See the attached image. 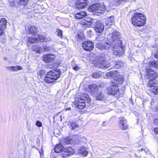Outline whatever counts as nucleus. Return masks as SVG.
Here are the masks:
<instances>
[{
  "instance_id": "f257e3e1",
  "label": "nucleus",
  "mask_w": 158,
  "mask_h": 158,
  "mask_svg": "<svg viewBox=\"0 0 158 158\" xmlns=\"http://www.w3.org/2000/svg\"><path fill=\"white\" fill-rule=\"evenodd\" d=\"M111 41L108 40L106 42L105 44L98 43L96 47L100 49H107L111 47L113 48V53L117 56H122L124 53V50L122 45L121 40H119L120 38V33L117 31H113L111 34Z\"/></svg>"
},
{
  "instance_id": "f03ea898",
  "label": "nucleus",
  "mask_w": 158,
  "mask_h": 158,
  "mask_svg": "<svg viewBox=\"0 0 158 158\" xmlns=\"http://www.w3.org/2000/svg\"><path fill=\"white\" fill-rule=\"evenodd\" d=\"M148 64H145L143 66L146 69V78L149 81L154 79L157 77V73L153 69H152L151 67H156V64L154 60L151 61H148Z\"/></svg>"
},
{
  "instance_id": "7ed1b4c3",
  "label": "nucleus",
  "mask_w": 158,
  "mask_h": 158,
  "mask_svg": "<svg viewBox=\"0 0 158 158\" xmlns=\"http://www.w3.org/2000/svg\"><path fill=\"white\" fill-rule=\"evenodd\" d=\"M132 23L134 25L142 27L146 23V17L141 13H135L131 18Z\"/></svg>"
},
{
  "instance_id": "20e7f679",
  "label": "nucleus",
  "mask_w": 158,
  "mask_h": 158,
  "mask_svg": "<svg viewBox=\"0 0 158 158\" xmlns=\"http://www.w3.org/2000/svg\"><path fill=\"white\" fill-rule=\"evenodd\" d=\"M60 75V72L59 70H53L49 72L46 75L44 79V81L47 83H52L57 79Z\"/></svg>"
},
{
  "instance_id": "39448f33",
  "label": "nucleus",
  "mask_w": 158,
  "mask_h": 158,
  "mask_svg": "<svg viewBox=\"0 0 158 158\" xmlns=\"http://www.w3.org/2000/svg\"><path fill=\"white\" fill-rule=\"evenodd\" d=\"M106 76L109 78L114 79V80L112 82H115V85H118L119 84H122L124 81V77L123 76L119 75V73L117 70H114L106 74Z\"/></svg>"
},
{
  "instance_id": "423d86ee",
  "label": "nucleus",
  "mask_w": 158,
  "mask_h": 158,
  "mask_svg": "<svg viewBox=\"0 0 158 158\" xmlns=\"http://www.w3.org/2000/svg\"><path fill=\"white\" fill-rule=\"evenodd\" d=\"M106 9V7L104 4L97 3L90 6L88 10L90 12H95L98 13H103Z\"/></svg>"
},
{
  "instance_id": "0eeeda50",
  "label": "nucleus",
  "mask_w": 158,
  "mask_h": 158,
  "mask_svg": "<svg viewBox=\"0 0 158 158\" xmlns=\"http://www.w3.org/2000/svg\"><path fill=\"white\" fill-rule=\"evenodd\" d=\"M115 83L112 82L110 86L107 89V92L108 94L114 95L118 92V85H115Z\"/></svg>"
},
{
  "instance_id": "6e6552de",
  "label": "nucleus",
  "mask_w": 158,
  "mask_h": 158,
  "mask_svg": "<svg viewBox=\"0 0 158 158\" xmlns=\"http://www.w3.org/2000/svg\"><path fill=\"white\" fill-rule=\"evenodd\" d=\"M148 86L150 87V90L153 93H158V83L155 81H152L149 82Z\"/></svg>"
},
{
  "instance_id": "1a4fd4ad",
  "label": "nucleus",
  "mask_w": 158,
  "mask_h": 158,
  "mask_svg": "<svg viewBox=\"0 0 158 158\" xmlns=\"http://www.w3.org/2000/svg\"><path fill=\"white\" fill-rule=\"evenodd\" d=\"M95 65L97 67L103 69L109 68L110 66V65L106 64V61L101 57L97 61V63H95Z\"/></svg>"
},
{
  "instance_id": "9d476101",
  "label": "nucleus",
  "mask_w": 158,
  "mask_h": 158,
  "mask_svg": "<svg viewBox=\"0 0 158 158\" xmlns=\"http://www.w3.org/2000/svg\"><path fill=\"white\" fill-rule=\"evenodd\" d=\"M83 49L87 51H90L93 50L94 47V43L90 41H85L82 44Z\"/></svg>"
},
{
  "instance_id": "9b49d317",
  "label": "nucleus",
  "mask_w": 158,
  "mask_h": 158,
  "mask_svg": "<svg viewBox=\"0 0 158 158\" xmlns=\"http://www.w3.org/2000/svg\"><path fill=\"white\" fill-rule=\"evenodd\" d=\"M74 152V150L72 147H69L64 148V152L62 153L63 157L64 158L70 156L73 154Z\"/></svg>"
},
{
  "instance_id": "f8f14e48",
  "label": "nucleus",
  "mask_w": 158,
  "mask_h": 158,
  "mask_svg": "<svg viewBox=\"0 0 158 158\" xmlns=\"http://www.w3.org/2000/svg\"><path fill=\"white\" fill-rule=\"evenodd\" d=\"M25 29L27 32L29 34L34 35H37L38 29L37 27L35 26L27 27H25Z\"/></svg>"
},
{
  "instance_id": "ddd939ff",
  "label": "nucleus",
  "mask_w": 158,
  "mask_h": 158,
  "mask_svg": "<svg viewBox=\"0 0 158 158\" xmlns=\"http://www.w3.org/2000/svg\"><path fill=\"white\" fill-rule=\"evenodd\" d=\"M104 28V25L103 23L97 22L94 27L96 31L98 33H102Z\"/></svg>"
},
{
  "instance_id": "4468645a",
  "label": "nucleus",
  "mask_w": 158,
  "mask_h": 158,
  "mask_svg": "<svg viewBox=\"0 0 158 158\" xmlns=\"http://www.w3.org/2000/svg\"><path fill=\"white\" fill-rule=\"evenodd\" d=\"M55 58V55L51 54H48L44 56L43 60L46 62H52Z\"/></svg>"
},
{
  "instance_id": "2eb2a0df",
  "label": "nucleus",
  "mask_w": 158,
  "mask_h": 158,
  "mask_svg": "<svg viewBox=\"0 0 158 158\" xmlns=\"http://www.w3.org/2000/svg\"><path fill=\"white\" fill-rule=\"evenodd\" d=\"M119 123L122 129L123 130L127 129L128 128L127 120L124 117H122L119 118Z\"/></svg>"
},
{
  "instance_id": "dca6fc26",
  "label": "nucleus",
  "mask_w": 158,
  "mask_h": 158,
  "mask_svg": "<svg viewBox=\"0 0 158 158\" xmlns=\"http://www.w3.org/2000/svg\"><path fill=\"white\" fill-rule=\"evenodd\" d=\"M94 22V20L91 18H86L85 22H82L81 24L85 26L86 27H89Z\"/></svg>"
},
{
  "instance_id": "f3484780",
  "label": "nucleus",
  "mask_w": 158,
  "mask_h": 158,
  "mask_svg": "<svg viewBox=\"0 0 158 158\" xmlns=\"http://www.w3.org/2000/svg\"><path fill=\"white\" fill-rule=\"evenodd\" d=\"M89 90L92 93H95L98 92V85L95 84H92L89 86Z\"/></svg>"
},
{
  "instance_id": "a211bd4d",
  "label": "nucleus",
  "mask_w": 158,
  "mask_h": 158,
  "mask_svg": "<svg viewBox=\"0 0 158 158\" xmlns=\"http://www.w3.org/2000/svg\"><path fill=\"white\" fill-rule=\"evenodd\" d=\"M77 103V107L79 109H83L85 106V101L84 100L79 99Z\"/></svg>"
},
{
  "instance_id": "6ab92c4d",
  "label": "nucleus",
  "mask_w": 158,
  "mask_h": 158,
  "mask_svg": "<svg viewBox=\"0 0 158 158\" xmlns=\"http://www.w3.org/2000/svg\"><path fill=\"white\" fill-rule=\"evenodd\" d=\"M87 15L85 11H79L76 13L75 16L78 19H81L85 17Z\"/></svg>"
},
{
  "instance_id": "aec40b11",
  "label": "nucleus",
  "mask_w": 158,
  "mask_h": 158,
  "mask_svg": "<svg viewBox=\"0 0 158 158\" xmlns=\"http://www.w3.org/2000/svg\"><path fill=\"white\" fill-rule=\"evenodd\" d=\"M64 148L63 146L60 143L57 145L55 147L54 150L55 152L59 153L64 152Z\"/></svg>"
},
{
  "instance_id": "412c9836",
  "label": "nucleus",
  "mask_w": 158,
  "mask_h": 158,
  "mask_svg": "<svg viewBox=\"0 0 158 158\" xmlns=\"http://www.w3.org/2000/svg\"><path fill=\"white\" fill-rule=\"evenodd\" d=\"M7 21L5 18H2L0 20V28L4 29L6 28Z\"/></svg>"
},
{
  "instance_id": "4be33fe9",
  "label": "nucleus",
  "mask_w": 158,
  "mask_h": 158,
  "mask_svg": "<svg viewBox=\"0 0 158 158\" xmlns=\"http://www.w3.org/2000/svg\"><path fill=\"white\" fill-rule=\"evenodd\" d=\"M37 42H38L37 39L31 37L29 38L27 41V44L28 46H30V44Z\"/></svg>"
},
{
  "instance_id": "5701e85b",
  "label": "nucleus",
  "mask_w": 158,
  "mask_h": 158,
  "mask_svg": "<svg viewBox=\"0 0 158 158\" xmlns=\"http://www.w3.org/2000/svg\"><path fill=\"white\" fill-rule=\"evenodd\" d=\"M22 69V67L19 66H12L11 67H9L7 68L10 71L12 70L14 71L21 70Z\"/></svg>"
},
{
  "instance_id": "b1692460",
  "label": "nucleus",
  "mask_w": 158,
  "mask_h": 158,
  "mask_svg": "<svg viewBox=\"0 0 158 158\" xmlns=\"http://www.w3.org/2000/svg\"><path fill=\"white\" fill-rule=\"evenodd\" d=\"M32 48L33 51L38 53H40L42 52V48L37 45L32 46Z\"/></svg>"
},
{
  "instance_id": "393cba45",
  "label": "nucleus",
  "mask_w": 158,
  "mask_h": 158,
  "mask_svg": "<svg viewBox=\"0 0 158 158\" xmlns=\"http://www.w3.org/2000/svg\"><path fill=\"white\" fill-rule=\"evenodd\" d=\"M114 20L113 18L111 17L108 19L107 22H106V28H108L110 27Z\"/></svg>"
},
{
  "instance_id": "a878e982",
  "label": "nucleus",
  "mask_w": 158,
  "mask_h": 158,
  "mask_svg": "<svg viewBox=\"0 0 158 158\" xmlns=\"http://www.w3.org/2000/svg\"><path fill=\"white\" fill-rule=\"evenodd\" d=\"M79 99L84 100L85 101V100H87L89 102L90 101V99L89 95L86 94H83L81 96V98H80Z\"/></svg>"
},
{
  "instance_id": "bb28decb",
  "label": "nucleus",
  "mask_w": 158,
  "mask_h": 158,
  "mask_svg": "<svg viewBox=\"0 0 158 158\" xmlns=\"http://www.w3.org/2000/svg\"><path fill=\"white\" fill-rule=\"evenodd\" d=\"M69 126L71 130H73L76 127H77L78 126L76 123L73 122L70 123L69 124Z\"/></svg>"
},
{
  "instance_id": "cd10ccee",
  "label": "nucleus",
  "mask_w": 158,
  "mask_h": 158,
  "mask_svg": "<svg viewBox=\"0 0 158 158\" xmlns=\"http://www.w3.org/2000/svg\"><path fill=\"white\" fill-rule=\"evenodd\" d=\"M101 74V73L100 72H94L92 74V76L94 78H99Z\"/></svg>"
},
{
  "instance_id": "c85d7f7f",
  "label": "nucleus",
  "mask_w": 158,
  "mask_h": 158,
  "mask_svg": "<svg viewBox=\"0 0 158 158\" xmlns=\"http://www.w3.org/2000/svg\"><path fill=\"white\" fill-rule=\"evenodd\" d=\"M65 143L67 144H72L73 143L72 139L70 137L66 138L64 139Z\"/></svg>"
},
{
  "instance_id": "c756f323",
  "label": "nucleus",
  "mask_w": 158,
  "mask_h": 158,
  "mask_svg": "<svg viewBox=\"0 0 158 158\" xmlns=\"http://www.w3.org/2000/svg\"><path fill=\"white\" fill-rule=\"evenodd\" d=\"M104 98L103 94L102 93H100L99 94H97L96 95V98L98 100H101L103 99Z\"/></svg>"
},
{
  "instance_id": "7c9ffc66",
  "label": "nucleus",
  "mask_w": 158,
  "mask_h": 158,
  "mask_svg": "<svg viewBox=\"0 0 158 158\" xmlns=\"http://www.w3.org/2000/svg\"><path fill=\"white\" fill-rule=\"evenodd\" d=\"M29 0H19V3L21 5H26L28 2Z\"/></svg>"
},
{
  "instance_id": "2f4dec72",
  "label": "nucleus",
  "mask_w": 158,
  "mask_h": 158,
  "mask_svg": "<svg viewBox=\"0 0 158 158\" xmlns=\"http://www.w3.org/2000/svg\"><path fill=\"white\" fill-rule=\"evenodd\" d=\"M115 2L118 4H121L123 2L125 1H129V0H114Z\"/></svg>"
},
{
  "instance_id": "473e14b6",
  "label": "nucleus",
  "mask_w": 158,
  "mask_h": 158,
  "mask_svg": "<svg viewBox=\"0 0 158 158\" xmlns=\"http://www.w3.org/2000/svg\"><path fill=\"white\" fill-rule=\"evenodd\" d=\"M56 32L57 33V35L59 37H62V31L59 29H57L56 30Z\"/></svg>"
},
{
  "instance_id": "72a5a7b5",
  "label": "nucleus",
  "mask_w": 158,
  "mask_h": 158,
  "mask_svg": "<svg viewBox=\"0 0 158 158\" xmlns=\"http://www.w3.org/2000/svg\"><path fill=\"white\" fill-rule=\"evenodd\" d=\"M43 48L45 51H52L53 50L51 47H48L47 46H44L43 47Z\"/></svg>"
},
{
  "instance_id": "f704fd0d",
  "label": "nucleus",
  "mask_w": 158,
  "mask_h": 158,
  "mask_svg": "<svg viewBox=\"0 0 158 158\" xmlns=\"http://www.w3.org/2000/svg\"><path fill=\"white\" fill-rule=\"evenodd\" d=\"M123 65L121 61H119L116 63L115 66L116 68L120 67Z\"/></svg>"
},
{
  "instance_id": "c9c22d12",
  "label": "nucleus",
  "mask_w": 158,
  "mask_h": 158,
  "mask_svg": "<svg viewBox=\"0 0 158 158\" xmlns=\"http://www.w3.org/2000/svg\"><path fill=\"white\" fill-rule=\"evenodd\" d=\"M38 39V41L39 40H40L41 42V41H44V40H46L45 38L44 37L42 36L41 35H39L38 36V38H37Z\"/></svg>"
},
{
  "instance_id": "e433bc0d",
  "label": "nucleus",
  "mask_w": 158,
  "mask_h": 158,
  "mask_svg": "<svg viewBox=\"0 0 158 158\" xmlns=\"http://www.w3.org/2000/svg\"><path fill=\"white\" fill-rule=\"evenodd\" d=\"M78 37L79 40H81L83 39V34L82 32H80V33H78Z\"/></svg>"
},
{
  "instance_id": "4c0bfd02",
  "label": "nucleus",
  "mask_w": 158,
  "mask_h": 158,
  "mask_svg": "<svg viewBox=\"0 0 158 158\" xmlns=\"http://www.w3.org/2000/svg\"><path fill=\"white\" fill-rule=\"evenodd\" d=\"M36 125L38 127H41L42 126V123L39 121H37L36 123Z\"/></svg>"
},
{
  "instance_id": "58836bf2",
  "label": "nucleus",
  "mask_w": 158,
  "mask_h": 158,
  "mask_svg": "<svg viewBox=\"0 0 158 158\" xmlns=\"http://www.w3.org/2000/svg\"><path fill=\"white\" fill-rule=\"evenodd\" d=\"M88 152L87 150H84L82 151V154L83 156H87V154H88Z\"/></svg>"
},
{
  "instance_id": "ea45409f",
  "label": "nucleus",
  "mask_w": 158,
  "mask_h": 158,
  "mask_svg": "<svg viewBox=\"0 0 158 158\" xmlns=\"http://www.w3.org/2000/svg\"><path fill=\"white\" fill-rule=\"evenodd\" d=\"M40 154V156H42L44 153L43 149L42 147H41L40 150H38Z\"/></svg>"
},
{
  "instance_id": "a19ab883",
  "label": "nucleus",
  "mask_w": 158,
  "mask_h": 158,
  "mask_svg": "<svg viewBox=\"0 0 158 158\" xmlns=\"http://www.w3.org/2000/svg\"><path fill=\"white\" fill-rule=\"evenodd\" d=\"M73 69L75 70H78L80 69V67H78L77 65H76L73 67Z\"/></svg>"
},
{
  "instance_id": "79ce46f5",
  "label": "nucleus",
  "mask_w": 158,
  "mask_h": 158,
  "mask_svg": "<svg viewBox=\"0 0 158 158\" xmlns=\"http://www.w3.org/2000/svg\"><path fill=\"white\" fill-rule=\"evenodd\" d=\"M154 123L155 124L158 125V118H156L154 119Z\"/></svg>"
},
{
  "instance_id": "37998d69",
  "label": "nucleus",
  "mask_w": 158,
  "mask_h": 158,
  "mask_svg": "<svg viewBox=\"0 0 158 158\" xmlns=\"http://www.w3.org/2000/svg\"><path fill=\"white\" fill-rule=\"evenodd\" d=\"M154 131L156 134L158 135V127L154 128Z\"/></svg>"
},
{
  "instance_id": "c03bdc74",
  "label": "nucleus",
  "mask_w": 158,
  "mask_h": 158,
  "mask_svg": "<svg viewBox=\"0 0 158 158\" xmlns=\"http://www.w3.org/2000/svg\"><path fill=\"white\" fill-rule=\"evenodd\" d=\"M2 28H0V35L2 36L3 35V32L2 31Z\"/></svg>"
},
{
  "instance_id": "a18cd8bd",
  "label": "nucleus",
  "mask_w": 158,
  "mask_h": 158,
  "mask_svg": "<svg viewBox=\"0 0 158 158\" xmlns=\"http://www.w3.org/2000/svg\"><path fill=\"white\" fill-rule=\"evenodd\" d=\"M10 6H13L14 5V3L12 1H10Z\"/></svg>"
},
{
  "instance_id": "49530a36",
  "label": "nucleus",
  "mask_w": 158,
  "mask_h": 158,
  "mask_svg": "<svg viewBox=\"0 0 158 158\" xmlns=\"http://www.w3.org/2000/svg\"><path fill=\"white\" fill-rule=\"evenodd\" d=\"M119 148H121L122 150H126L125 149L126 148L125 147H119Z\"/></svg>"
},
{
  "instance_id": "de8ad7c7",
  "label": "nucleus",
  "mask_w": 158,
  "mask_h": 158,
  "mask_svg": "<svg viewBox=\"0 0 158 158\" xmlns=\"http://www.w3.org/2000/svg\"><path fill=\"white\" fill-rule=\"evenodd\" d=\"M70 110V108H66L65 109L66 110Z\"/></svg>"
},
{
  "instance_id": "09e8293b",
  "label": "nucleus",
  "mask_w": 158,
  "mask_h": 158,
  "mask_svg": "<svg viewBox=\"0 0 158 158\" xmlns=\"http://www.w3.org/2000/svg\"><path fill=\"white\" fill-rule=\"evenodd\" d=\"M156 109L158 110V104L156 106Z\"/></svg>"
},
{
  "instance_id": "8fccbe9b",
  "label": "nucleus",
  "mask_w": 158,
  "mask_h": 158,
  "mask_svg": "<svg viewBox=\"0 0 158 158\" xmlns=\"http://www.w3.org/2000/svg\"><path fill=\"white\" fill-rule=\"evenodd\" d=\"M143 150H144V151H145V149H143V148H141V152H142V151Z\"/></svg>"
},
{
  "instance_id": "3c124183",
  "label": "nucleus",
  "mask_w": 158,
  "mask_h": 158,
  "mask_svg": "<svg viewBox=\"0 0 158 158\" xmlns=\"http://www.w3.org/2000/svg\"><path fill=\"white\" fill-rule=\"evenodd\" d=\"M96 41H98V40H98V38H97L96 39Z\"/></svg>"
},
{
  "instance_id": "603ef678",
  "label": "nucleus",
  "mask_w": 158,
  "mask_h": 158,
  "mask_svg": "<svg viewBox=\"0 0 158 158\" xmlns=\"http://www.w3.org/2000/svg\"><path fill=\"white\" fill-rule=\"evenodd\" d=\"M5 38H5V37L4 38V39H5Z\"/></svg>"
},
{
  "instance_id": "864d4df0",
  "label": "nucleus",
  "mask_w": 158,
  "mask_h": 158,
  "mask_svg": "<svg viewBox=\"0 0 158 158\" xmlns=\"http://www.w3.org/2000/svg\"><path fill=\"white\" fill-rule=\"evenodd\" d=\"M4 42V41H2V42Z\"/></svg>"
}]
</instances>
